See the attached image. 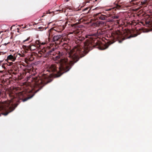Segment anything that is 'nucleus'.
<instances>
[{
    "instance_id": "1",
    "label": "nucleus",
    "mask_w": 152,
    "mask_h": 152,
    "mask_svg": "<svg viewBox=\"0 0 152 152\" xmlns=\"http://www.w3.org/2000/svg\"><path fill=\"white\" fill-rule=\"evenodd\" d=\"M148 0H144L143 1L141 2V3L142 4H146L147 1Z\"/></svg>"
},
{
    "instance_id": "2",
    "label": "nucleus",
    "mask_w": 152,
    "mask_h": 152,
    "mask_svg": "<svg viewBox=\"0 0 152 152\" xmlns=\"http://www.w3.org/2000/svg\"><path fill=\"white\" fill-rule=\"evenodd\" d=\"M87 8H84L83 10H87Z\"/></svg>"
},
{
    "instance_id": "3",
    "label": "nucleus",
    "mask_w": 152,
    "mask_h": 152,
    "mask_svg": "<svg viewBox=\"0 0 152 152\" xmlns=\"http://www.w3.org/2000/svg\"><path fill=\"white\" fill-rule=\"evenodd\" d=\"M108 10H112V8H109V9H108Z\"/></svg>"
},
{
    "instance_id": "4",
    "label": "nucleus",
    "mask_w": 152,
    "mask_h": 152,
    "mask_svg": "<svg viewBox=\"0 0 152 152\" xmlns=\"http://www.w3.org/2000/svg\"><path fill=\"white\" fill-rule=\"evenodd\" d=\"M135 10H138V8H137V9H136Z\"/></svg>"
},
{
    "instance_id": "5",
    "label": "nucleus",
    "mask_w": 152,
    "mask_h": 152,
    "mask_svg": "<svg viewBox=\"0 0 152 152\" xmlns=\"http://www.w3.org/2000/svg\"><path fill=\"white\" fill-rule=\"evenodd\" d=\"M80 8H79V9H78V10H80Z\"/></svg>"
},
{
    "instance_id": "6",
    "label": "nucleus",
    "mask_w": 152,
    "mask_h": 152,
    "mask_svg": "<svg viewBox=\"0 0 152 152\" xmlns=\"http://www.w3.org/2000/svg\"><path fill=\"white\" fill-rule=\"evenodd\" d=\"M95 9H93V10H95Z\"/></svg>"
}]
</instances>
